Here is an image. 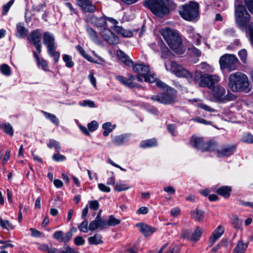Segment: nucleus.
Segmentation results:
<instances>
[{"label":"nucleus","mask_w":253,"mask_h":253,"mask_svg":"<svg viewBox=\"0 0 253 253\" xmlns=\"http://www.w3.org/2000/svg\"><path fill=\"white\" fill-rule=\"evenodd\" d=\"M117 55L119 60L126 65L130 67L133 66V62L129 59V57L121 50H118Z\"/></svg>","instance_id":"21"},{"label":"nucleus","mask_w":253,"mask_h":253,"mask_svg":"<svg viewBox=\"0 0 253 253\" xmlns=\"http://www.w3.org/2000/svg\"><path fill=\"white\" fill-rule=\"evenodd\" d=\"M135 78L132 75H129L126 82V86L130 88L137 87L138 84L135 82Z\"/></svg>","instance_id":"40"},{"label":"nucleus","mask_w":253,"mask_h":253,"mask_svg":"<svg viewBox=\"0 0 253 253\" xmlns=\"http://www.w3.org/2000/svg\"><path fill=\"white\" fill-rule=\"evenodd\" d=\"M179 13L181 17L188 21H192L199 15V4L196 2H190L180 7Z\"/></svg>","instance_id":"6"},{"label":"nucleus","mask_w":253,"mask_h":253,"mask_svg":"<svg viewBox=\"0 0 253 253\" xmlns=\"http://www.w3.org/2000/svg\"><path fill=\"white\" fill-rule=\"evenodd\" d=\"M127 135L126 134H122L113 137L112 141L113 143L117 145H121L127 141Z\"/></svg>","instance_id":"31"},{"label":"nucleus","mask_w":253,"mask_h":253,"mask_svg":"<svg viewBox=\"0 0 253 253\" xmlns=\"http://www.w3.org/2000/svg\"><path fill=\"white\" fill-rule=\"evenodd\" d=\"M228 87L233 92L249 93L252 89L248 76L239 72L229 75Z\"/></svg>","instance_id":"1"},{"label":"nucleus","mask_w":253,"mask_h":253,"mask_svg":"<svg viewBox=\"0 0 253 253\" xmlns=\"http://www.w3.org/2000/svg\"><path fill=\"white\" fill-rule=\"evenodd\" d=\"M236 146L235 145H228L224 146L220 149H218V145L214 151H211L215 153L218 157H229L233 154Z\"/></svg>","instance_id":"13"},{"label":"nucleus","mask_w":253,"mask_h":253,"mask_svg":"<svg viewBox=\"0 0 253 253\" xmlns=\"http://www.w3.org/2000/svg\"><path fill=\"white\" fill-rule=\"evenodd\" d=\"M251 42L253 45V23H251L249 26Z\"/></svg>","instance_id":"64"},{"label":"nucleus","mask_w":253,"mask_h":253,"mask_svg":"<svg viewBox=\"0 0 253 253\" xmlns=\"http://www.w3.org/2000/svg\"><path fill=\"white\" fill-rule=\"evenodd\" d=\"M176 91L171 88L167 89L163 93L153 95L151 99L155 101L164 104H170L176 102Z\"/></svg>","instance_id":"8"},{"label":"nucleus","mask_w":253,"mask_h":253,"mask_svg":"<svg viewBox=\"0 0 253 253\" xmlns=\"http://www.w3.org/2000/svg\"><path fill=\"white\" fill-rule=\"evenodd\" d=\"M192 217L196 221H202L204 217V212L201 210L196 209L192 211Z\"/></svg>","instance_id":"30"},{"label":"nucleus","mask_w":253,"mask_h":253,"mask_svg":"<svg viewBox=\"0 0 253 253\" xmlns=\"http://www.w3.org/2000/svg\"><path fill=\"white\" fill-rule=\"evenodd\" d=\"M160 33L171 48L175 50L180 46L181 39L177 31L164 28L160 30Z\"/></svg>","instance_id":"3"},{"label":"nucleus","mask_w":253,"mask_h":253,"mask_svg":"<svg viewBox=\"0 0 253 253\" xmlns=\"http://www.w3.org/2000/svg\"><path fill=\"white\" fill-rule=\"evenodd\" d=\"M14 1V0H10L3 6L2 13L3 15H5L7 13L10 7L13 4Z\"/></svg>","instance_id":"55"},{"label":"nucleus","mask_w":253,"mask_h":253,"mask_svg":"<svg viewBox=\"0 0 253 253\" xmlns=\"http://www.w3.org/2000/svg\"><path fill=\"white\" fill-rule=\"evenodd\" d=\"M114 31L118 35L125 38H130L133 36V32H137L138 30H135L133 31L124 29L122 27L115 26L113 27Z\"/></svg>","instance_id":"18"},{"label":"nucleus","mask_w":253,"mask_h":253,"mask_svg":"<svg viewBox=\"0 0 253 253\" xmlns=\"http://www.w3.org/2000/svg\"><path fill=\"white\" fill-rule=\"evenodd\" d=\"M73 236L71 231L64 234L62 231H57L53 235V237L60 242H68L72 238Z\"/></svg>","instance_id":"16"},{"label":"nucleus","mask_w":253,"mask_h":253,"mask_svg":"<svg viewBox=\"0 0 253 253\" xmlns=\"http://www.w3.org/2000/svg\"><path fill=\"white\" fill-rule=\"evenodd\" d=\"M231 188L229 186H222L217 190L216 193L225 198L230 196Z\"/></svg>","instance_id":"28"},{"label":"nucleus","mask_w":253,"mask_h":253,"mask_svg":"<svg viewBox=\"0 0 253 253\" xmlns=\"http://www.w3.org/2000/svg\"><path fill=\"white\" fill-rule=\"evenodd\" d=\"M88 241L90 245H98L103 243L101 235L96 234L93 236L88 238Z\"/></svg>","instance_id":"32"},{"label":"nucleus","mask_w":253,"mask_h":253,"mask_svg":"<svg viewBox=\"0 0 253 253\" xmlns=\"http://www.w3.org/2000/svg\"><path fill=\"white\" fill-rule=\"evenodd\" d=\"M203 233V230L199 227H197L192 234L190 239L193 241H198Z\"/></svg>","instance_id":"38"},{"label":"nucleus","mask_w":253,"mask_h":253,"mask_svg":"<svg viewBox=\"0 0 253 253\" xmlns=\"http://www.w3.org/2000/svg\"><path fill=\"white\" fill-rule=\"evenodd\" d=\"M61 253H79V252H75V250L70 247L69 246H67L65 247L64 250L62 251Z\"/></svg>","instance_id":"63"},{"label":"nucleus","mask_w":253,"mask_h":253,"mask_svg":"<svg viewBox=\"0 0 253 253\" xmlns=\"http://www.w3.org/2000/svg\"><path fill=\"white\" fill-rule=\"evenodd\" d=\"M248 246V243H245L243 241L240 240L234 248L233 253H244Z\"/></svg>","instance_id":"27"},{"label":"nucleus","mask_w":253,"mask_h":253,"mask_svg":"<svg viewBox=\"0 0 253 253\" xmlns=\"http://www.w3.org/2000/svg\"><path fill=\"white\" fill-rule=\"evenodd\" d=\"M41 34L39 30H36L32 32L30 35L28 40L34 45L41 44Z\"/></svg>","instance_id":"22"},{"label":"nucleus","mask_w":253,"mask_h":253,"mask_svg":"<svg viewBox=\"0 0 253 253\" xmlns=\"http://www.w3.org/2000/svg\"><path fill=\"white\" fill-rule=\"evenodd\" d=\"M190 37L193 41V42L196 45H199L201 43V36L197 33H192Z\"/></svg>","instance_id":"47"},{"label":"nucleus","mask_w":253,"mask_h":253,"mask_svg":"<svg viewBox=\"0 0 253 253\" xmlns=\"http://www.w3.org/2000/svg\"><path fill=\"white\" fill-rule=\"evenodd\" d=\"M224 232V228L218 226L212 232L211 237L209 240L210 245H212L215 241L219 239Z\"/></svg>","instance_id":"20"},{"label":"nucleus","mask_w":253,"mask_h":253,"mask_svg":"<svg viewBox=\"0 0 253 253\" xmlns=\"http://www.w3.org/2000/svg\"><path fill=\"white\" fill-rule=\"evenodd\" d=\"M47 51L48 55L53 59L54 62L57 63L59 60L60 54L59 52L56 51V45L48 48Z\"/></svg>","instance_id":"26"},{"label":"nucleus","mask_w":253,"mask_h":253,"mask_svg":"<svg viewBox=\"0 0 253 253\" xmlns=\"http://www.w3.org/2000/svg\"><path fill=\"white\" fill-rule=\"evenodd\" d=\"M74 243L77 246H82L84 245L85 240L81 236H78L74 239Z\"/></svg>","instance_id":"59"},{"label":"nucleus","mask_w":253,"mask_h":253,"mask_svg":"<svg viewBox=\"0 0 253 253\" xmlns=\"http://www.w3.org/2000/svg\"><path fill=\"white\" fill-rule=\"evenodd\" d=\"M204 76V75H203L201 72L196 71L194 75H192V79L190 81H189L190 83H191L193 81L195 84H198L199 85V82L202 81L203 77Z\"/></svg>","instance_id":"39"},{"label":"nucleus","mask_w":253,"mask_h":253,"mask_svg":"<svg viewBox=\"0 0 253 253\" xmlns=\"http://www.w3.org/2000/svg\"><path fill=\"white\" fill-rule=\"evenodd\" d=\"M42 113L47 119L50 121L56 126H59V121L55 115L45 111H42Z\"/></svg>","instance_id":"36"},{"label":"nucleus","mask_w":253,"mask_h":253,"mask_svg":"<svg viewBox=\"0 0 253 253\" xmlns=\"http://www.w3.org/2000/svg\"><path fill=\"white\" fill-rule=\"evenodd\" d=\"M89 207L93 210H96L99 207V203L97 201H91L89 202Z\"/></svg>","instance_id":"62"},{"label":"nucleus","mask_w":253,"mask_h":253,"mask_svg":"<svg viewBox=\"0 0 253 253\" xmlns=\"http://www.w3.org/2000/svg\"><path fill=\"white\" fill-rule=\"evenodd\" d=\"M215 6L219 11L223 10L227 7V5L222 1H217L215 3Z\"/></svg>","instance_id":"58"},{"label":"nucleus","mask_w":253,"mask_h":253,"mask_svg":"<svg viewBox=\"0 0 253 253\" xmlns=\"http://www.w3.org/2000/svg\"><path fill=\"white\" fill-rule=\"evenodd\" d=\"M79 229L84 233L87 232L89 230L88 227V221L87 220H84L83 222H82L79 226Z\"/></svg>","instance_id":"46"},{"label":"nucleus","mask_w":253,"mask_h":253,"mask_svg":"<svg viewBox=\"0 0 253 253\" xmlns=\"http://www.w3.org/2000/svg\"><path fill=\"white\" fill-rule=\"evenodd\" d=\"M47 146L50 148L54 147L56 152H59L61 149L59 143L53 139H51L49 141Z\"/></svg>","instance_id":"44"},{"label":"nucleus","mask_w":253,"mask_h":253,"mask_svg":"<svg viewBox=\"0 0 253 253\" xmlns=\"http://www.w3.org/2000/svg\"><path fill=\"white\" fill-rule=\"evenodd\" d=\"M63 60L65 62L66 66L68 68H72L74 66V62L72 61V57L67 54L63 55Z\"/></svg>","instance_id":"41"},{"label":"nucleus","mask_w":253,"mask_h":253,"mask_svg":"<svg viewBox=\"0 0 253 253\" xmlns=\"http://www.w3.org/2000/svg\"><path fill=\"white\" fill-rule=\"evenodd\" d=\"M77 4L84 12H93L96 10V7L92 3L91 0H76Z\"/></svg>","instance_id":"15"},{"label":"nucleus","mask_w":253,"mask_h":253,"mask_svg":"<svg viewBox=\"0 0 253 253\" xmlns=\"http://www.w3.org/2000/svg\"><path fill=\"white\" fill-rule=\"evenodd\" d=\"M133 70L137 74V79L139 82H142L143 79L150 73V68L148 65L144 64H136L133 66Z\"/></svg>","instance_id":"11"},{"label":"nucleus","mask_w":253,"mask_h":253,"mask_svg":"<svg viewBox=\"0 0 253 253\" xmlns=\"http://www.w3.org/2000/svg\"><path fill=\"white\" fill-rule=\"evenodd\" d=\"M129 188L126 184L117 183L115 185V190L118 192L126 190Z\"/></svg>","instance_id":"48"},{"label":"nucleus","mask_w":253,"mask_h":253,"mask_svg":"<svg viewBox=\"0 0 253 253\" xmlns=\"http://www.w3.org/2000/svg\"><path fill=\"white\" fill-rule=\"evenodd\" d=\"M235 16L236 23L242 30L246 29L250 15L245 6L239 4L235 9Z\"/></svg>","instance_id":"7"},{"label":"nucleus","mask_w":253,"mask_h":253,"mask_svg":"<svg viewBox=\"0 0 253 253\" xmlns=\"http://www.w3.org/2000/svg\"><path fill=\"white\" fill-rule=\"evenodd\" d=\"M190 145L191 147L202 152L214 151L217 147V142L213 140H211L205 142L202 137L194 135L191 138Z\"/></svg>","instance_id":"4"},{"label":"nucleus","mask_w":253,"mask_h":253,"mask_svg":"<svg viewBox=\"0 0 253 253\" xmlns=\"http://www.w3.org/2000/svg\"><path fill=\"white\" fill-rule=\"evenodd\" d=\"M198 107L200 108L203 109L205 111H208L210 112H214L215 111V110L214 109L211 108V107H210L206 104H203V103L199 104Z\"/></svg>","instance_id":"61"},{"label":"nucleus","mask_w":253,"mask_h":253,"mask_svg":"<svg viewBox=\"0 0 253 253\" xmlns=\"http://www.w3.org/2000/svg\"><path fill=\"white\" fill-rule=\"evenodd\" d=\"M79 104L83 107L88 106L89 108L95 107L94 102L90 100H84L83 102H80Z\"/></svg>","instance_id":"49"},{"label":"nucleus","mask_w":253,"mask_h":253,"mask_svg":"<svg viewBox=\"0 0 253 253\" xmlns=\"http://www.w3.org/2000/svg\"><path fill=\"white\" fill-rule=\"evenodd\" d=\"M231 222L233 226L236 228H239L241 225V221L236 216L232 218Z\"/></svg>","instance_id":"52"},{"label":"nucleus","mask_w":253,"mask_h":253,"mask_svg":"<svg viewBox=\"0 0 253 253\" xmlns=\"http://www.w3.org/2000/svg\"><path fill=\"white\" fill-rule=\"evenodd\" d=\"M52 159L56 162L64 161L66 159L65 156L60 154H54L52 156Z\"/></svg>","instance_id":"57"},{"label":"nucleus","mask_w":253,"mask_h":253,"mask_svg":"<svg viewBox=\"0 0 253 253\" xmlns=\"http://www.w3.org/2000/svg\"><path fill=\"white\" fill-rule=\"evenodd\" d=\"M219 81V77L217 75H204L202 81L199 82L201 87H207L211 88L213 85Z\"/></svg>","instance_id":"12"},{"label":"nucleus","mask_w":253,"mask_h":253,"mask_svg":"<svg viewBox=\"0 0 253 253\" xmlns=\"http://www.w3.org/2000/svg\"><path fill=\"white\" fill-rule=\"evenodd\" d=\"M98 189L102 192L109 193L111 191L110 188L103 183H99L98 185Z\"/></svg>","instance_id":"56"},{"label":"nucleus","mask_w":253,"mask_h":253,"mask_svg":"<svg viewBox=\"0 0 253 253\" xmlns=\"http://www.w3.org/2000/svg\"><path fill=\"white\" fill-rule=\"evenodd\" d=\"M238 54H239V57H240L241 61L243 63H246L247 61V51L244 49H242L239 51Z\"/></svg>","instance_id":"54"},{"label":"nucleus","mask_w":253,"mask_h":253,"mask_svg":"<svg viewBox=\"0 0 253 253\" xmlns=\"http://www.w3.org/2000/svg\"><path fill=\"white\" fill-rule=\"evenodd\" d=\"M238 60L232 54H226L222 56L219 60V63L222 69H227L231 72L236 70L238 64Z\"/></svg>","instance_id":"9"},{"label":"nucleus","mask_w":253,"mask_h":253,"mask_svg":"<svg viewBox=\"0 0 253 253\" xmlns=\"http://www.w3.org/2000/svg\"><path fill=\"white\" fill-rule=\"evenodd\" d=\"M86 32L89 36L90 39L95 43H99L98 37L96 32L93 30L91 28L87 27Z\"/></svg>","instance_id":"37"},{"label":"nucleus","mask_w":253,"mask_h":253,"mask_svg":"<svg viewBox=\"0 0 253 253\" xmlns=\"http://www.w3.org/2000/svg\"><path fill=\"white\" fill-rule=\"evenodd\" d=\"M34 56L36 58L38 67L41 68L44 71H48V67L47 61L42 58H40L36 52H34Z\"/></svg>","instance_id":"25"},{"label":"nucleus","mask_w":253,"mask_h":253,"mask_svg":"<svg viewBox=\"0 0 253 253\" xmlns=\"http://www.w3.org/2000/svg\"><path fill=\"white\" fill-rule=\"evenodd\" d=\"M76 48L79 51L80 54L87 60L91 62L96 63V62L93 59L92 57L85 53V50L81 46L78 45L76 46Z\"/></svg>","instance_id":"34"},{"label":"nucleus","mask_w":253,"mask_h":253,"mask_svg":"<svg viewBox=\"0 0 253 253\" xmlns=\"http://www.w3.org/2000/svg\"><path fill=\"white\" fill-rule=\"evenodd\" d=\"M43 42L46 45L47 49L56 45L53 35L49 32H45L44 34Z\"/></svg>","instance_id":"19"},{"label":"nucleus","mask_w":253,"mask_h":253,"mask_svg":"<svg viewBox=\"0 0 253 253\" xmlns=\"http://www.w3.org/2000/svg\"><path fill=\"white\" fill-rule=\"evenodd\" d=\"M144 5L159 17H163L169 12V7L164 0H147L144 1Z\"/></svg>","instance_id":"5"},{"label":"nucleus","mask_w":253,"mask_h":253,"mask_svg":"<svg viewBox=\"0 0 253 253\" xmlns=\"http://www.w3.org/2000/svg\"><path fill=\"white\" fill-rule=\"evenodd\" d=\"M88 129L90 131H94L96 130L98 127V123L95 121H92L87 124Z\"/></svg>","instance_id":"51"},{"label":"nucleus","mask_w":253,"mask_h":253,"mask_svg":"<svg viewBox=\"0 0 253 253\" xmlns=\"http://www.w3.org/2000/svg\"><path fill=\"white\" fill-rule=\"evenodd\" d=\"M242 141L248 143H253V135L250 133H246L243 136Z\"/></svg>","instance_id":"50"},{"label":"nucleus","mask_w":253,"mask_h":253,"mask_svg":"<svg viewBox=\"0 0 253 253\" xmlns=\"http://www.w3.org/2000/svg\"><path fill=\"white\" fill-rule=\"evenodd\" d=\"M102 127L104 129L103 135L107 136L116 127V125H112L111 123L107 122L103 124Z\"/></svg>","instance_id":"33"},{"label":"nucleus","mask_w":253,"mask_h":253,"mask_svg":"<svg viewBox=\"0 0 253 253\" xmlns=\"http://www.w3.org/2000/svg\"><path fill=\"white\" fill-rule=\"evenodd\" d=\"M212 100L215 102L225 103L229 101L235 100L237 96L229 91H227L223 87L217 85L214 87L211 90Z\"/></svg>","instance_id":"2"},{"label":"nucleus","mask_w":253,"mask_h":253,"mask_svg":"<svg viewBox=\"0 0 253 253\" xmlns=\"http://www.w3.org/2000/svg\"><path fill=\"white\" fill-rule=\"evenodd\" d=\"M120 220L113 215H110L108 220H104L105 228L108 226H114L120 223Z\"/></svg>","instance_id":"29"},{"label":"nucleus","mask_w":253,"mask_h":253,"mask_svg":"<svg viewBox=\"0 0 253 253\" xmlns=\"http://www.w3.org/2000/svg\"><path fill=\"white\" fill-rule=\"evenodd\" d=\"M157 145V141L155 139H148L141 141L140 147L146 148L151 147Z\"/></svg>","instance_id":"35"},{"label":"nucleus","mask_w":253,"mask_h":253,"mask_svg":"<svg viewBox=\"0 0 253 253\" xmlns=\"http://www.w3.org/2000/svg\"><path fill=\"white\" fill-rule=\"evenodd\" d=\"M0 127L4 129L5 133L8 134L10 136H12L13 134V128L10 124H0Z\"/></svg>","instance_id":"42"},{"label":"nucleus","mask_w":253,"mask_h":253,"mask_svg":"<svg viewBox=\"0 0 253 253\" xmlns=\"http://www.w3.org/2000/svg\"><path fill=\"white\" fill-rule=\"evenodd\" d=\"M170 68L169 71L176 76L179 78H185L189 81L192 79V75L188 71L184 69L182 66L177 64L174 62H171L170 63ZM165 67L167 70L168 69V65L165 64Z\"/></svg>","instance_id":"10"},{"label":"nucleus","mask_w":253,"mask_h":253,"mask_svg":"<svg viewBox=\"0 0 253 253\" xmlns=\"http://www.w3.org/2000/svg\"><path fill=\"white\" fill-rule=\"evenodd\" d=\"M136 226L139 228L140 232L145 236H150L156 231V228L144 223H138Z\"/></svg>","instance_id":"17"},{"label":"nucleus","mask_w":253,"mask_h":253,"mask_svg":"<svg viewBox=\"0 0 253 253\" xmlns=\"http://www.w3.org/2000/svg\"><path fill=\"white\" fill-rule=\"evenodd\" d=\"M104 220L94 219L91 221L88 226V229L90 231L95 230L98 228L101 229L105 228Z\"/></svg>","instance_id":"24"},{"label":"nucleus","mask_w":253,"mask_h":253,"mask_svg":"<svg viewBox=\"0 0 253 253\" xmlns=\"http://www.w3.org/2000/svg\"><path fill=\"white\" fill-rule=\"evenodd\" d=\"M0 71L1 73L6 76H9L11 75V70L10 67L5 64H3L0 66Z\"/></svg>","instance_id":"43"},{"label":"nucleus","mask_w":253,"mask_h":253,"mask_svg":"<svg viewBox=\"0 0 253 253\" xmlns=\"http://www.w3.org/2000/svg\"><path fill=\"white\" fill-rule=\"evenodd\" d=\"M245 4L250 12L253 14V0H245Z\"/></svg>","instance_id":"60"},{"label":"nucleus","mask_w":253,"mask_h":253,"mask_svg":"<svg viewBox=\"0 0 253 253\" xmlns=\"http://www.w3.org/2000/svg\"><path fill=\"white\" fill-rule=\"evenodd\" d=\"M28 34V30L22 24L18 23L16 25V33L15 35L19 38H24Z\"/></svg>","instance_id":"23"},{"label":"nucleus","mask_w":253,"mask_h":253,"mask_svg":"<svg viewBox=\"0 0 253 253\" xmlns=\"http://www.w3.org/2000/svg\"><path fill=\"white\" fill-rule=\"evenodd\" d=\"M106 24V20L104 17L96 18L94 25L97 27H102Z\"/></svg>","instance_id":"53"},{"label":"nucleus","mask_w":253,"mask_h":253,"mask_svg":"<svg viewBox=\"0 0 253 253\" xmlns=\"http://www.w3.org/2000/svg\"><path fill=\"white\" fill-rule=\"evenodd\" d=\"M144 79L146 82L149 83H155V82L157 81V78L155 76V75L152 73L151 72V71H150L149 75H147Z\"/></svg>","instance_id":"45"},{"label":"nucleus","mask_w":253,"mask_h":253,"mask_svg":"<svg viewBox=\"0 0 253 253\" xmlns=\"http://www.w3.org/2000/svg\"><path fill=\"white\" fill-rule=\"evenodd\" d=\"M100 34L105 41L111 44H116L119 42V39L108 28H103L101 29Z\"/></svg>","instance_id":"14"}]
</instances>
